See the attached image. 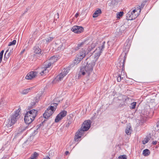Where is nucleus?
Returning <instances> with one entry per match:
<instances>
[{"instance_id": "49", "label": "nucleus", "mask_w": 159, "mask_h": 159, "mask_svg": "<svg viewBox=\"0 0 159 159\" xmlns=\"http://www.w3.org/2000/svg\"><path fill=\"white\" fill-rule=\"evenodd\" d=\"M157 143V141H153L152 142V144L153 145H156Z\"/></svg>"}, {"instance_id": "30", "label": "nucleus", "mask_w": 159, "mask_h": 159, "mask_svg": "<svg viewBox=\"0 0 159 159\" xmlns=\"http://www.w3.org/2000/svg\"><path fill=\"white\" fill-rule=\"evenodd\" d=\"M65 46L63 44L61 43V45H60L58 47H57V51L58 52H59L63 50Z\"/></svg>"}, {"instance_id": "41", "label": "nucleus", "mask_w": 159, "mask_h": 159, "mask_svg": "<svg viewBox=\"0 0 159 159\" xmlns=\"http://www.w3.org/2000/svg\"><path fill=\"white\" fill-rule=\"evenodd\" d=\"M51 61H53V62L57 60V59L56 58V57L54 56L51 57L49 60Z\"/></svg>"}, {"instance_id": "12", "label": "nucleus", "mask_w": 159, "mask_h": 159, "mask_svg": "<svg viewBox=\"0 0 159 159\" xmlns=\"http://www.w3.org/2000/svg\"><path fill=\"white\" fill-rule=\"evenodd\" d=\"M34 120V118H32L29 116V113H26L24 117V120L25 123L26 124H30Z\"/></svg>"}, {"instance_id": "48", "label": "nucleus", "mask_w": 159, "mask_h": 159, "mask_svg": "<svg viewBox=\"0 0 159 159\" xmlns=\"http://www.w3.org/2000/svg\"><path fill=\"white\" fill-rule=\"evenodd\" d=\"M20 110H21V109H20V108H19L16 111H17V112H16L17 113V112L19 114V112H20Z\"/></svg>"}, {"instance_id": "42", "label": "nucleus", "mask_w": 159, "mask_h": 159, "mask_svg": "<svg viewBox=\"0 0 159 159\" xmlns=\"http://www.w3.org/2000/svg\"><path fill=\"white\" fill-rule=\"evenodd\" d=\"M119 159H127L126 155H120L118 157Z\"/></svg>"}, {"instance_id": "19", "label": "nucleus", "mask_w": 159, "mask_h": 159, "mask_svg": "<svg viewBox=\"0 0 159 159\" xmlns=\"http://www.w3.org/2000/svg\"><path fill=\"white\" fill-rule=\"evenodd\" d=\"M39 97H36L34 100H33V102L30 103V106L29 107L28 109L30 110L32 108V107L34 106L36 103H38L39 100Z\"/></svg>"}, {"instance_id": "9", "label": "nucleus", "mask_w": 159, "mask_h": 159, "mask_svg": "<svg viewBox=\"0 0 159 159\" xmlns=\"http://www.w3.org/2000/svg\"><path fill=\"white\" fill-rule=\"evenodd\" d=\"M38 111L35 109H32L27 111L26 113H29V116L34 119L37 115Z\"/></svg>"}, {"instance_id": "7", "label": "nucleus", "mask_w": 159, "mask_h": 159, "mask_svg": "<svg viewBox=\"0 0 159 159\" xmlns=\"http://www.w3.org/2000/svg\"><path fill=\"white\" fill-rule=\"evenodd\" d=\"M105 42L104 41L102 43V44H101L100 46L98 47V50L99 51L95 53L94 56L95 58H98L100 55L101 53H102L103 49L105 48Z\"/></svg>"}, {"instance_id": "51", "label": "nucleus", "mask_w": 159, "mask_h": 159, "mask_svg": "<svg viewBox=\"0 0 159 159\" xmlns=\"http://www.w3.org/2000/svg\"><path fill=\"white\" fill-rule=\"evenodd\" d=\"M25 51V49H24L22 51L20 52V54H22L24 53V52Z\"/></svg>"}, {"instance_id": "54", "label": "nucleus", "mask_w": 159, "mask_h": 159, "mask_svg": "<svg viewBox=\"0 0 159 159\" xmlns=\"http://www.w3.org/2000/svg\"><path fill=\"white\" fill-rule=\"evenodd\" d=\"M43 159H51L48 157H46L45 158H43Z\"/></svg>"}, {"instance_id": "43", "label": "nucleus", "mask_w": 159, "mask_h": 159, "mask_svg": "<svg viewBox=\"0 0 159 159\" xmlns=\"http://www.w3.org/2000/svg\"><path fill=\"white\" fill-rule=\"evenodd\" d=\"M146 2V1H144L141 4V6H139V8H140L143 7L145 5Z\"/></svg>"}, {"instance_id": "13", "label": "nucleus", "mask_w": 159, "mask_h": 159, "mask_svg": "<svg viewBox=\"0 0 159 159\" xmlns=\"http://www.w3.org/2000/svg\"><path fill=\"white\" fill-rule=\"evenodd\" d=\"M130 43V40L128 39L126 40V42L125 43V46L124 48V49H125L124 51L125 52L124 53H122L124 54L125 53V54H126V52H127L129 51V49L131 45Z\"/></svg>"}, {"instance_id": "3", "label": "nucleus", "mask_w": 159, "mask_h": 159, "mask_svg": "<svg viewBox=\"0 0 159 159\" xmlns=\"http://www.w3.org/2000/svg\"><path fill=\"white\" fill-rule=\"evenodd\" d=\"M91 125V121L90 120H85L82 125L81 128L76 132L74 138L75 142H78L82 136H83L84 132L87 131L90 128Z\"/></svg>"}, {"instance_id": "38", "label": "nucleus", "mask_w": 159, "mask_h": 159, "mask_svg": "<svg viewBox=\"0 0 159 159\" xmlns=\"http://www.w3.org/2000/svg\"><path fill=\"white\" fill-rule=\"evenodd\" d=\"M136 102H134L132 103L130 105V107L131 109H134L135 108Z\"/></svg>"}, {"instance_id": "26", "label": "nucleus", "mask_w": 159, "mask_h": 159, "mask_svg": "<svg viewBox=\"0 0 159 159\" xmlns=\"http://www.w3.org/2000/svg\"><path fill=\"white\" fill-rule=\"evenodd\" d=\"M65 72H62L61 73L57 76L58 80L61 81L63 78L67 75V73H64Z\"/></svg>"}, {"instance_id": "35", "label": "nucleus", "mask_w": 159, "mask_h": 159, "mask_svg": "<svg viewBox=\"0 0 159 159\" xmlns=\"http://www.w3.org/2000/svg\"><path fill=\"white\" fill-rule=\"evenodd\" d=\"M71 121L72 119H71V120H67V121L66 122V123L65 125L66 128H68L69 127V125L71 124Z\"/></svg>"}, {"instance_id": "28", "label": "nucleus", "mask_w": 159, "mask_h": 159, "mask_svg": "<svg viewBox=\"0 0 159 159\" xmlns=\"http://www.w3.org/2000/svg\"><path fill=\"white\" fill-rule=\"evenodd\" d=\"M34 52L36 54L40 53L41 52V50L38 46H35L33 48Z\"/></svg>"}, {"instance_id": "24", "label": "nucleus", "mask_w": 159, "mask_h": 159, "mask_svg": "<svg viewBox=\"0 0 159 159\" xmlns=\"http://www.w3.org/2000/svg\"><path fill=\"white\" fill-rule=\"evenodd\" d=\"M53 64V61H51L48 60L45 62V66L44 68L47 70V68H49L52 64Z\"/></svg>"}, {"instance_id": "15", "label": "nucleus", "mask_w": 159, "mask_h": 159, "mask_svg": "<svg viewBox=\"0 0 159 159\" xmlns=\"http://www.w3.org/2000/svg\"><path fill=\"white\" fill-rule=\"evenodd\" d=\"M58 105V104L57 103H53L51 105L49 106L47 109V111H48V110H50L53 113L56 111L57 106Z\"/></svg>"}, {"instance_id": "5", "label": "nucleus", "mask_w": 159, "mask_h": 159, "mask_svg": "<svg viewBox=\"0 0 159 159\" xmlns=\"http://www.w3.org/2000/svg\"><path fill=\"white\" fill-rule=\"evenodd\" d=\"M87 40H85L81 42H79L77 46L72 48V52H75L83 47L85 45L87 44Z\"/></svg>"}, {"instance_id": "37", "label": "nucleus", "mask_w": 159, "mask_h": 159, "mask_svg": "<svg viewBox=\"0 0 159 159\" xmlns=\"http://www.w3.org/2000/svg\"><path fill=\"white\" fill-rule=\"evenodd\" d=\"M150 139L149 136L148 137V136L146 137V138L144 139V140L142 141V143L143 144H145L147 143Z\"/></svg>"}, {"instance_id": "25", "label": "nucleus", "mask_w": 159, "mask_h": 159, "mask_svg": "<svg viewBox=\"0 0 159 159\" xmlns=\"http://www.w3.org/2000/svg\"><path fill=\"white\" fill-rule=\"evenodd\" d=\"M141 11L140 8L139 7H137V8H136L133 10L132 11H131L132 14L134 15H134H136L137 14H139V15Z\"/></svg>"}, {"instance_id": "23", "label": "nucleus", "mask_w": 159, "mask_h": 159, "mask_svg": "<svg viewBox=\"0 0 159 159\" xmlns=\"http://www.w3.org/2000/svg\"><path fill=\"white\" fill-rule=\"evenodd\" d=\"M96 44L95 43H92L91 46H89L87 49V50H85L87 52V54H88L95 48Z\"/></svg>"}, {"instance_id": "40", "label": "nucleus", "mask_w": 159, "mask_h": 159, "mask_svg": "<svg viewBox=\"0 0 159 159\" xmlns=\"http://www.w3.org/2000/svg\"><path fill=\"white\" fill-rule=\"evenodd\" d=\"M16 43V40H14L10 42L8 45V46H11L13 45H15Z\"/></svg>"}, {"instance_id": "34", "label": "nucleus", "mask_w": 159, "mask_h": 159, "mask_svg": "<svg viewBox=\"0 0 159 159\" xmlns=\"http://www.w3.org/2000/svg\"><path fill=\"white\" fill-rule=\"evenodd\" d=\"M79 53H80V55L84 56V57L85 56L86 54H87V52L86 51L83 49H82L80 51Z\"/></svg>"}, {"instance_id": "27", "label": "nucleus", "mask_w": 159, "mask_h": 159, "mask_svg": "<svg viewBox=\"0 0 159 159\" xmlns=\"http://www.w3.org/2000/svg\"><path fill=\"white\" fill-rule=\"evenodd\" d=\"M53 38L52 37H49L47 38L43 39V41L45 43L48 44L53 40Z\"/></svg>"}, {"instance_id": "39", "label": "nucleus", "mask_w": 159, "mask_h": 159, "mask_svg": "<svg viewBox=\"0 0 159 159\" xmlns=\"http://www.w3.org/2000/svg\"><path fill=\"white\" fill-rule=\"evenodd\" d=\"M124 14L123 11H120L117 13V17L119 18L120 17L122 16Z\"/></svg>"}, {"instance_id": "4", "label": "nucleus", "mask_w": 159, "mask_h": 159, "mask_svg": "<svg viewBox=\"0 0 159 159\" xmlns=\"http://www.w3.org/2000/svg\"><path fill=\"white\" fill-rule=\"evenodd\" d=\"M17 111H15L14 114L12 115L9 119V123L8 124V127H11L13 125L18 119V116L19 114L17 113Z\"/></svg>"}, {"instance_id": "55", "label": "nucleus", "mask_w": 159, "mask_h": 159, "mask_svg": "<svg viewBox=\"0 0 159 159\" xmlns=\"http://www.w3.org/2000/svg\"><path fill=\"white\" fill-rule=\"evenodd\" d=\"M78 16V14L77 13H76V14L75 15V17L76 18H77V17Z\"/></svg>"}, {"instance_id": "60", "label": "nucleus", "mask_w": 159, "mask_h": 159, "mask_svg": "<svg viewBox=\"0 0 159 159\" xmlns=\"http://www.w3.org/2000/svg\"><path fill=\"white\" fill-rule=\"evenodd\" d=\"M52 152L51 151H50L49 152V154H50V152Z\"/></svg>"}, {"instance_id": "21", "label": "nucleus", "mask_w": 159, "mask_h": 159, "mask_svg": "<svg viewBox=\"0 0 159 159\" xmlns=\"http://www.w3.org/2000/svg\"><path fill=\"white\" fill-rule=\"evenodd\" d=\"M132 131V128L130 123L128 124L125 129V132L126 134L128 135L130 134Z\"/></svg>"}, {"instance_id": "59", "label": "nucleus", "mask_w": 159, "mask_h": 159, "mask_svg": "<svg viewBox=\"0 0 159 159\" xmlns=\"http://www.w3.org/2000/svg\"><path fill=\"white\" fill-rule=\"evenodd\" d=\"M95 74H93V76H95Z\"/></svg>"}, {"instance_id": "14", "label": "nucleus", "mask_w": 159, "mask_h": 159, "mask_svg": "<svg viewBox=\"0 0 159 159\" xmlns=\"http://www.w3.org/2000/svg\"><path fill=\"white\" fill-rule=\"evenodd\" d=\"M25 129V128L24 127H20L19 128L18 130L16 132L15 134V138H17L24 131Z\"/></svg>"}, {"instance_id": "44", "label": "nucleus", "mask_w": 159, "mask_h": 159, "mask_svg": "<svg viewBox=\"0 0 159 159\" xmlns=\"http://www.w3.org/2000/svg\"><path fill=\"white\" fill-rule=\"evenodd\" d=\"M46 120H44L41 123H40V124L39 125H38L37 126V127H38V129H39V128L42 125H43V123Z\"/></svg>"}, {"instance_id": "17", "label": "nucleus", "mask_w": 159, "mask_h": 159, "mask_svg": "<svg viewBox=\"0 0 159 159\" xmlns=\"http://www.w3.org/2000/svg\"><path fill=\"white\" fill-rule=\"evenodd\" d=\"M9 49L10 48H8L7 50H6L5 52L4 57V61H7L9 58L11 53L12 52L13 49H12L10 50L9 52L7 53V52L9 51Z\"/></svg>"}, {"instance_id": "18", "label": "nucleus", "mask_w": 159, "mask_h": 159, "mask_svg": "<svg viewBox=\"0 0 159 159\" xmlns=\"http://www.w3.org/2000/svg\"><path fill=\"white\" fill-rule=\"evenodd\" d=\"M53 113L50 110H48L47 111V109L45 111L44 113L43 114V117L45 119H48L50 117Z\"/></svg>"}, {"instance_id": "46", "label": "nucleus", "mask_w": 159, "mask_h": 159, "mask_svg": "<svg viewBox=\"0 0 159 159\" xmlns=\"http://www.w3.org/2000/svg\"><path fill=\"white\" fill-rule=\"evenodd\" d=\"M8 156L7 155H5L4 156V157L1 159H7Z\"/></svg>"}, {"instance_id": "16", "label": "nucleus", "mask_w": 159, "mask_h": 159, "mask_svg": "<svg viewBox=\"0 0 159 159\" xmlns=\"http://www.w3.org/2000/svg\"><path fill=\"white\" fill-rule=\"evenodd\" d=\"M80 54V53H78L77 54L74 62L75 64H77L79 63L85 57L84 56Z\"/></svg>"}, {"instance_id": "11", "label": "nucleus", "mask_w": 159, "mask_h": 159, "mask_svg": "<svg viewBox=\"0 0 159 159\" xmlns=\"http://www.w3.org/2000/svg\"><path fill=\"white\" fill-rule=\"evenodd\" d=\"M37 74V72L36 71H31L27 74L25 77V78L27 80H31L34 78Z\"/></svg>"}, {"instance_id": "31", "label": "nucleus", "mask_w": 159, "mask_h": 159, "mask_svg": "<svg viewBox=\"0 0 159 159\" xmlns=\"http://www.w3.org/2000/svg\"><path fill=\"white\" fill-rule=\"evenodd\" d=\"M39 156V154L36 152L32 154L30 157V159H36V157Z\"/></svg>"}, {"instance_id": "36", "label": "nucleus", "mask_w": 159, "mask_h": 159, "mask_svg": "<svg viewBox=\"0 0 159 159\" xmlns=\"http://www.w3.org/2000/svg\"><path fill=\"white\" fill-rule=\"evenodd\" d=\"M48 71L46 69H45L44 67L42 68V70L40 73L41 75H43L44 74H45L46 73H48Z\"/></svg>"}, {"instance_id": "8", "label": "nucleus", "mask_w": 159, "mask_h": 159, "mask_svg": "<svg viewBox=\"0 0 159 159\" xmlns=\"http://www.w3.org/2000/svg\"><path fill=\"white\" fill-rule=\"evenodd\" d=\"M71 30L76 33H80L83 32L84 28L81 26L75 25L71 28Z\"/></svg>"}, {"instance_id": "2", "label": "nucleus", "mask_w": 159, "mask_h": 159, "mask_svg": "<svg viewBox=\"0 0 159 159\" xmlns=\"http://www.w3.org/2000/svg\"><path fill=\"white\" fill-rule=\"evenodd\" d=\"M95 65V62L94 61L89 63L84 62L80 67V74L83 75H86L89 76L90 73L92 72Z\"/></svg>"}, {"instance_id": "47", "label": "nucleus", "mask_w": 159, "mask_h": 159, "mask_svg": "<svg viewBox=\"0 0 159 159\" xmlns=\"http://www.w3.org/2000/svg\"><path fill=\"white\" fill-rule=\"evenodd\" d=\"M2 57H3V55H0V63H1V62L2 61Z\"/></svg>"}, {"instance_id": "45", "label": "nucleus", "mask_w": 159, "mask_h": 159, "mask_svg": "<svg viewBox=\"0 0 159 159\" xmlns=\"http://www.w3.org/2000/svg\"><path fill=\"white\" fill-rule=\"evenodd\" d=\"M54 17L55 18H56V19H58L59 18V13H57V14L55 15Z\"/></svg>"}, {"instance_id": "1", "label": "nucleus", "mask_w": 159, "mask_h": 159, "mask_svg": "<svg viewBox=\"0 0 159 159\" xmlns=\"http://www.w3.org/2000/svg\"><path fill=\"white\" fill-rule=\"evenodd\" d=\"M126 58V55L125 53L124 54L122 53L119 58V63L117 64V66L120 69L118 72L115 74V75L118 76L117 78L118 82H120L121 79H123V77H121V75H122V73L123 74H124L125 61Z\"/></svg>"}, {"instance_id": "53", "label": "nucleus", "mask_w": 159, "mask_h": 159, "mask_svg": "<svg viewBox=\"0 0 159 159\" xmlns=\"http://www.w3.org/2000/svg\"><path fill=\"white\" fill-rule=\"evenodd\" d=\"M63 72H65L64 73H67V74L68 73V71H67V70H66V69Z\"/></svg>"}, {"instance_id": "52", "label": "nucleus", "mask_w": 159, "mask_h": 159, "mask_svg": "<svg viewBox=\"0 0 159 159\" xmlns=\"http://www.w3.org/2000/svg\"><path fill=\"white\" fill-rule=\"evenodd\" d=\"M69 153V152L68 151H66L65 152V154L66 155H67Z\"/></svg>"}, {"instance_id": "56", "label": "nucleus", "mask_w": 159, "mask_h": 159, "mask_svg": "<svg viewBox=\"0 0 159 159\" xmlns=\"http://www.w3.org/2000/svg\"><path fill=\"white\" fill-rule=\"evenodd\" d=\"M2 99H1L0 100V105L2 104Z\"/></svg>"}, {"instance_id": "22", "label": "nucleus", "mask_w": 159, "mask_h": 159, "mask_svg": "<svg viewBox=\"0 0 159 159\" xmlns=\"http://www.w3.org/2000/svg\"><path fill=\"white\" fill-rule=\"evenodd\" d=\"M102 13V11L99 8H97V10L94 12L93 15V18L97 17Z\"/></svg>"}, {"instance_id": "33", "label": "nucleus", "mask_w": 159, "mask_h": 159, "mask_svg": "<svg viewBox=\"0 0 159 159\" xmlns=\"http://www.w3.org/2000/svg\"><path fill=\"white\" fill-rule=\"evenodd\" d=\"M32 88H30L24 89L22 92V94H27L30 92V90Z\"/></svg>"}, {"instance_id": "10", "label": "nucleus", "mask_w": 159, "mask_h": 159, "mask_svg": "<svg viewBox=\"0 0 159 159\" xmlns=\"http://www.w3.org/2000/svg\"><path fill=\"white\" fill-rule=\"evenodd\" d=\"M139 15V14H138L134 15V16L131 12L129 11L126 14V18L128 20H132L135 19Z\"/></svg>"}, {"instance_id": "61", "label": "nucleus", "mask_w": 159, "mask_h": 159, "mask_svg": "<svg viewBox=\"0 0 159 159\" xmlns=\"http://www.w3.org/2000/svg\"><path fill=\"white\" fill-rule=\"evenodd\" d=\"M95 80V78H94V79H93V80Z\"/></svg>"}, {"instance_id": "57", "label": "nucleus", "mask_w": 159, "mask_h": 159, "mask_svg": "<svg viewBox=\"0 0 159 159\" xmlns=\"http://www.w3.org/2000/svg\"><path fill=\"white\" fill-rule=\"evenodd\" d=\"M158 124H157V127H159V121H158Z\"/></svg>"}, {"instance_id": "20", "label": "nucleus", "mask_w": 159, "mask_h": 159, "mask_svg": "<svg viewBox=\"0 0 159 159\" xmlns=\"http://www.w3.org/2000/svg\"><path fill=\"white\" fill-rule=\"evenodd\" d=\"M122 0H108L107 4L110 6H112L115 3L121 1Z\"/></svg>"}, {"instance_id": "50", "label": "nucleus", "mask_w": 159, "mask_h": 159, "mask_svg": "<svg viewBox=\"0 0 159 159\" xmlns=\"http://www.w3.org/2000/svg\"><path fill=\"white\" fill-rule=\"evenodd\" d=\"M4 52V51L2 50L0 52V55H3V54Z\"/></svg>"}, {"instance_id": "6", "label": "nucleus", "mask_w": 159, "mask_h": 159, "mask_svg": "<svg viewBox=\"0 0 159 159\" xmlns=\"http://www.w3.org/2000/svg\"><path fill=\"white\" fill-rule=\"evenodd\" d=\"M67 114V112L65 110L59 113L56 116L55 119V122H58L63 117L65 116Z\"/></svg>"}, {"instance_id": "58", "label": "nucleus", "mask_w": 159, "mask_h": 159, "mask_svg": "<svg viewBox=\"0 0 159 159\" xmlns=\"http://www.w3.org/2000/svg\"><path fill=\"white\" fill-rule=\"evenodd\" d=\"M97 50V49H96L95 50H94V51H93V52H92V53L93 54V52H95V51H96V50Z\"/></svg>"}, {"instance_id": "29", "label": "nucleus", "mask_w": 159, "mask_h": 159, "mask_svg": "<svg viewBox=\"0 0 159 159\" xmlns=\"http://www.w3.org/2000/svg\"><path fill=\"white\" fill-rule=\"evenodd\" d=\"M150 151L147 149L144 150L143 151V154L145 156H147L150 154Z\"/></svg>"}, {"instance_id": "32", "label": "nucleus", "mask_w": 159, "mask_h": 159, "mask_svg": "<svg viewBox=\"0 0 159 159\" xmlns=\"http://www.w3.org/2000/svg\"><path fill=\"white\" fill-rule=\"evenodd\" d=\"M118 99L120 100H122L124 102L126 101V97L125 95H121L118 98Z\"/></svg>"}]
</instances>
